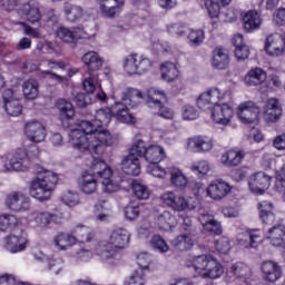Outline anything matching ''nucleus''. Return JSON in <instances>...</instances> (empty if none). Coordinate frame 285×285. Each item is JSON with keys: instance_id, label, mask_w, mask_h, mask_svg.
Masks as SVG:
<instances>
[{"instance_id": "f257e3e1", "label": "nucleus", "mask_w": 285, "mask_h": 285, "mask_svg": "<svg viewBox=\"0 0 285 285\" xmlns=\"http://www.w3.org/2000/svg\"><path fill=\"white\" fill-rule=\"evenodd\" d=\"M69 138L76 150H80V153L88 150L91 155H101L104 153L102 146L112 144L110 131L95 127L88 120H81L78 128L69 132Z\"/></svg>"}, {"instance_id": "f03ea898", "label": "nucleus", "mask_w": 285, "mask_h": 285, "mask_svg": "<svg viewBox=\"0 0 285 285\" xmlns=\"http://www.w3.org/2000/svg\"><path fill=\"white\" fill-rule=\"evenodd\" d=\"M58 181L59 176L55 171L41 168L37 171V176L31 179L29 193L38 202H48L52 197Z\"/></svg>"}, {"instance_id": "7ed1b4c3", "label": "nucleus", "mask_w": 285, "mask_h": 285, "mask_svg": "<svg viewBox=\"0 0 285 285\" xmlns=\"http://www.w3.org/2000/svg\"><path fill=\"white\" fill-rule=\"evenodd\" d=\"M141 91L135 88H127L121 92L120 100L111 107L112 117L120 124H136L137 119L130 114V108H137L141 101Z\"/></svg>"}, {"instance_id": "20e7f679", "label": "nucleus", "mask_w": 285, "mask_h": 285, "mask_svg": "<svg viewBox=\"0 0 285 285\" xmlns=\"http://www.w3.org/2000/svg\"><path fill=\"white\" fill-rule=\"evenodd\" d=\"M130 242V233L126 228L112 229L109 234L108 242H101L96 247V255L108 262V259H115L119 250H124Z\"/></svg>"}, {"instance_id": "39448f33", "label": "nucleus", "mask_w": 285, "mask_h": 285, "mask_svg": "<svg viewBox=\"0 0 285 285\" xmlns=\"http://www.w3.org/2000/svg\"><path fill=\"white\" fill-rule=\"evenodd\" d=\"M91 173L94 177L100 179L105 193H117V190H119V184L112 180V169L106 161L99 158H94L91 163Z\"/></svg>"}, {"instance_id": "423d86ee", "label": "nucleus", "mask_w": 285, "mask_h": 285, "mask_svg": "<svg viewBox=\"0 0 285 285\" xmlns=\"http://www.w3.org/2000/svg\"><path fill=\"white\" fill-rule=\"evenodd\" d=\"M122 68L127 75H146L153 68V60L139 53H130L125 57Z\"/></svg>"}, {"instance_id": "0eeeda50", "label": "nucleus", "mask_w": 285, "mask_h": 285, "mask_svg": "<svg viewBox=\"0 0 285 285\" xmlns=\"http://www.w3.org/2000/svg\"><path fill=\"white\" fill-rule=\"evenodd\" d=\"M166 101H168L166 92L155 88L148 89L147 106H149V108H155L158 117H161L163 119H173L175 112L170 108L164 106Z\"/></svg>"}, {"instance_id": "6e6552de", "label": "nucleus", "mask_w": 285, "mask_h": 285, "mask_svg": "<svg viewBox=\"0 0 285 285\" xmlns=\"http://www.w3.org/2000/svg\"><path fill=\"white\" fill-rule=\"evenodd\" d=\"M39 156V147L31 145L28 150L17 149L9 159L11 170L26 173L30 168V159Z\"/></svg>"}, {"instance_id": "1a4fd4ad", "label": "nucleus", "mask_w": 285, "mask_h": 285, "mask_svg": "<svg viewBox=\"0 0 285 285\" xmlns=\"http://www.w3.org/2000/svg\"><path fill=\"white\" fill-rule=\"evenodd\" d=\"M160 202L175 210L176 213H184V210H195V205L190 204L184 196L175 194V191H165L160 196Z\"/></svg>"}, {"instance_id": "9d476101", "label": "nucleus", "mask_w": 285, "mask_h": 285, "mask_svg": "<svg viewBox=\"0 0 285 285\" xmlns=\"http://www.w3.org/2000/svg\"><path fill=\"white\" fill-rule=\"evenodd\" d=\"M28 234L20 229L19 233L14 232L13 234L4 237V248L9 253H23L28 248Z\"/></svg>"}, {"instance_id": "9b49d317", "label": "nucleus", "mask_w": 285, "mask_h": 285, "mask_svg": "<svg viewBox=\"0 0 285 285\" xmlns=\"http://www.w3.org/2000/svg\"><path fill=\"white\" fill-rule=\"evenodd\" d=\"M237 115L242 124H257L259 120V107L253 101H245L238 106Z\"/></svg>"}, {"instance_id": "f8f14e48", "label": "nucleus", "mask_w": 285, "mask_h": 285, "mask_svg": "<svg viewBox=\"0 0 285 285\" xmlns=\"http://www.w3.org/2000/svg\"><path fill=\"white\" fill-rule=\"evenodd\" d=\"M224 99V94L218 88H210L203 92L197 99V106L200 110H210L215 106H219V101Z\"/></svg>"}, {"instance_id": "ddd939ff", "label": "nucleus", "mask_w": 285, "mask_h": 285, "mask_svg": "<svg viewBox=\"0 0 285 285\" xmlns=\"http://www.w3.org/2000/svg\"><path fill=\"white\" fill-rule=\"evenodd\" d=\"M2 104L3 109L10 117H19L23 110V106L19 102V99L14 96L12 89L2 90Z\"/></svg>"}, {"instance_id": "4468645a", "label": "nucleus", "mask_w": 285, "mask_h": 285, "mask_svg": "<svg viewBox=\"0 0 285 285\" xmlns=\"http://www.w3.org/2000/svg\"><path fill=\"white\" fill-rule=\"evenodd\" d=\"M24 135L33 144H41V141L46 140V127L39 120H30L24 125Z\"/></svg>"}, {"instance_id": "2eb2a0df", "label": "nucleus", "mask_w": 285, "mask_h": 285, "mask_svg": "<svg viewBox=\"0 0 285 285\" xmlns=\"http://www.w3.org/2000/svg\"><path fill=\"white\" fill-rule=\"evenodd\" d=\"M285 50V38L279 33L267 36L265 40V51L269 57H282Z\"/></svg>"}, {"instance_id": "dca6fc26", "label": "nucleus", "mask_w": 285, "mask_h": 285, "mask_svg": "<svg viewBox=\"0 0 285 285\" xmlns=\"http://www.w3.org/2000/svg\"><path fill=\"white\" fill-rule=\"evenodd\" d=\"M271 176L264 171L254 174L249 179V189L255 195H264L268 188H271Z\"/></svg>"}, {"instance_id": "f3484780", "label": "nucleus", "mask_w": 285, "mask_h": 285, "mask_svg": "<svg viewBox=\"0 0 285 285\" xmlns=\"http://www.w3.org/2000/svg\"><path fill=\"white\" fill-rule=\"evenodd\" d=\"M6 206L9 208V210L22 213L30 209V200L28 197H26V195L13 191L7 196Z\"/></svg>"}, {"instance_id": "a211bd4d", "label": "nucleus", "mask_w": 285, "mask_h": 285, "mask_svg": "<svg viewBox=\"0 0 285 285\" xmlns=\"http://www.w3.org/2000/svg\"><path fill=\"white\" fill-rule=\"evenodd\" d=\"M261 273L264 282L275 284L282 277V267L273 261H265L261 266Z\"/></svg>"}, {"instance_id": "6ab92c4d", "label": "nucleus", "mask_w": 285, "mask_h": 285, "mask_svg": "<svg viewBox=\"0 0 285 285\" xmlns=\"http://www.w3.org/2000/svg\"><path fill=\"white\" fill-rule=\"evenodd\" d=\"M212 119L215 124H220L222 126H228L230 119H233V108L227 104L216 105L210 108Z\"/></svg>"}, {"instance_id": "aec40b11", "label": "nucleus", "mask_w": 285, "mask_h": 285, "mask_svg": "<svg viewBox=\"0 0 285 285\" xmlns=\"http://www.w3.org/2000/svg\"><path fill=\"white\" fill-rule=\"evenodd\" d=\"M187 148L191 153H210L213 139L208 136H194L187 140Z\"/></svg>"}, {"instance_id": "412c9836", "label": "nucleus", "mask_w": 285, "mask_h": 285, "mask_svg": "<svg viewBox=\"0 0 285 285\" xmlns=\"http://www.w3.org/2000/svg\"><path fill=\"white\" fill-rule=\"evenodd\" d=\"M63 220V214L61 213H49V212H35L33 213V222L39 228H46V226H50V224H61Z\"/></svg>"}, {"instance_id": "4be33fe9", "label": "nucleus", "mask_w": 285, "mask_h": 285, "mask_svg": "<svg viewBox=\"0 0 285 285\" xmlns=\"http://www.w3.org/2000/svg\"><path fill=\"white\" fill-rule=\"evenodd\" d=\"M230 193V185L228 183L217 179L214 180L208 187H207V195L212 199H215L216 202H219V199H224L228 194Z\"/></svg>"}, {"instance_id": "5701e85b", "label": "nucleus", "mask_w": 285, "mask_h": 285, "mask_svg": "<svg viewBox=\"0 0 285 285\" xmlns=\"http://www.w3.org/2000/svg\"><path fill=\"white\" fill-rule=\"evenodd\" d=\"M266 238L272 246L282 247L285 245V224L279 223L268 228Z\"/></svg>"}, {"instance_id": "b1692460", "label": "nucleus", "mask_w": 285, "mask_h": 285, "mask_svg": "<svg viewBox=\"0 0 285 285\" xmlns=\"http://www.w3.org/2000/svg\"><path fill=\"white\" fill-rule=\"evenodd\" d=\"M100 12L108 19H114L119 14L121 8H124V0H99Z\"/></svg>"}, {"instance_id": "393cba45", "label": "nucleus", "mask_w": 285, "mask_h": 285, "mask_svg": "<svg viewBox=\"0 0 285 285\" xmlns=\"http://www.w3.org/2000/svg\"><path fill=\"white\" fill-rule=\"evenodd\" d=\"M230 63V57L228 50L223 47H217L213 51L212 66L217 70H226Z\"/></svg>"}, {"instance_id": "a878e982", "label": "nucleus", "mask_w": 285, "mask_h": 285, "mask_svg": "<svg viewBox=\"0 0 285 285\" xmlns=\"http://www.w3.org/2000/svg\"><path fill=\"white\" fill-rule=\"evenodd\" d=\"M237 242L243 248H257L262 242V235L258 230H249L238 235Z\"/></svg>"}, {"instance_id": "bb28decb", "label": "nucleus", "mask_w": 285, "mask_h": 285, "mask_svg": "<svg viewBox=\"0 0 285 285\" xmlns=\"http://www.w3.org/2000/svg\"><path fill=\"white\" fill-rule=\"evenodd\" d=\"M243 23L245 32H255L262 27V17L255 10H249L243 16Z\"/></svg>"}, {"instance_id": "cd10ccee", "label": "nucleus", "mask_w": 285, "mask_h": 285, "mask_svg": "<svg viewBox=\"0 0 285 285\" xmlns=\"http://www.w3.org/2000/svg\"><path fill=\"white\" fill-rule=\"evenodd\" d=\"M121 170L126 175H132L137 177L139 173H141V165L139 163V158H136L135 156L128 154L124 156L121 160Z\"/></svg>"}, {"instance_id": "c85d7f7f", "label": "nucleus", "mask_w": 285, "mask_h": 285, "mask_svg": "<svg viewBox=\"0 0 285 285\" xmlns=\"http://www.w3.org/2000/svg\"><path fill=\"white\" fill-rule=\"evenodd\" d=\"M19 14H23L29 23H39L41 21V11L37 2H29L22 6Z\"/></svg>"}, {"instance_id": "c756f323", "label": "nucleus", "mask_w": 285, "mask_h": 285, "mask_svg": "<svg viewBox=\"0 0 285 285\" xmlns=\"http://www.w3.org/2000/svg\"><path fill=\"white\" fill-rule=\"evenodd\" d=\"M266 79H267L266 71H264L262 68L256 67L254 69H250L246 73L244 78V83L245 86H249V87L262 86V83H264Z\"/></svg>"}, {"instance_id": "7c9ffc66", "label": "nucleus", "mask_w": 285, "mask_h": 285, "mask_svg": "<svg viewBox=\"0 0 285 285\" xmlns=\"http://www.w3.org/2000/svg\"><path fill=\"white\" fill-rule=\"evenodd\" d=\"M258 210H259V218L262 219L263 224H267L271 226V224H275V214L273 210H275V205L268 200H262L258 204Z\"/></svg>"}, {"instance_id": "2f4dec72", "label": "nucleus", "mask_w": 285, "mask_h": 285, "mask_svg": "<svg viewBox=\"0 0 285 285\" xmlns=\"http://www.w3.org/2000/svg\"><path fill=\"white\" fill-rule=\"evenodd\" d=\"M244 157H246V151L230 149L222 155L220 160H222V164H224V166L232 167V166H239V164L244 161Z\"/></svg>"}, {"instance_id": "473e14b6", "label": "nucleus", "mask_w": 285, "mask_h": 285, "mask_svg": "<svg viewBox=\"0 0 285 285\" xmlns=\"http://www.w3.org/2000/svg\"><path fill=\"white\" fill-rule=\"evenodd\" d=\"M97 179L98 178L92 174L83 173L78 181L81 193H85V195H92V193L97 190Z\"/></svg>"}, {"instance_id": "72a5a7b5", "label": "nucleus", "mask_w": 285, "mask_h": 285, "mask_svg": "<svg viewBox=\"0 0 285 285\" xmlns=\"http://www.w3.org/2000/svg\"><path fill=\"white\" fill-rule=\"evenodd\" d=\"M112 119V107L111 108H100L96 110L95 118L91 122L94 128H104V126H108Z\"/></svg>"}, {"instance_id": "f704fd0d", "label": "nucleus", "mask_w": 285, "mask_h": 285, "mask_svg": "<svg viewBox=\"0 0 285 285\" xmlns=\"http://www.w3.org/2000/svg\"><path fill=\"white\" fill-rule=\"evenodd\" d=\"M81 61L91 72H97V70H101V66H104V60H101V57H99V53H97L96 51L86 52L82 56Z\"/></svg>"}, {"instance_id": "c9c22d12", "label": "nucleus", "mask_w": 285, "mask_h": 285, "mask_svg": "<svg viewBox=\"0 0 285 285\" xmlns=\"http://www.w3.org/2000/svg\"><path fill=\"white\" fill-rule=\"evenodd\" d=\"M170 244L173 248H175V250L184 253L185 250H190V248L195 246V240L189 234H180L176 238H174Z\"/></svg>"}, {"instance_id": "e433bc0d", "label": "nucleus", "mask_w": 285, "mask_h": 285, "mask_svg": "<svg viewBox=\"0 0 285 285\" xmlns=\"http://www.w3.org/2000/svg\"><path fill=\"white\" fill-rule=\"evenodd\" d=\"M210 264H215V258L210 255H199L194 257L191 266L194 271L202 277L203 273H206Z\"/></svg>"}, {"instance_id": "4c0bfd02", "label": "nucleus", "mask_w": 285, "mask_h": 285, "mask_svg": "<svg viewBox=\"0 0 285 285\" xmlns=\"http://www.w3.org/2000/svg\"><path fill=\"white\" fill-rule=\"evenodd\" d=\"M156 223L160 230H170L177 226V217L173 213L165 210L158 215Z\"/></svg>"}, {"instance_id": "58836bf2", "label": "nucleus", "mask_w": 285, "mask_h": 285, "mask_svg": "<svg viewBox=\"0 0 285 285\" xmlns=\"http://www.w3.org/2000/svg\"><path fill=\"white\" fill-rule=\"evenodd\" d=\"M23 97L29 100H35L39 97V81L35 78H29L22 85Z\"/></svg>"}, {"instance_id": "ea45409f", "label": "nucleus", "mask_w": 285, "mask_h": 285, "mask_svg": "<svg viewBox=\"0 0 285 285\" xmlns=\"http://www.w3.org/2000/svg\"><path fill=\"white\" fill-rule=\"evenodd\" d=\"M166 157V151L161 148V146L151 145L147 147L145 151V158L148 164H159Z\"/></svg>"}, {"instance_id": "a19ab883", "label": "nucleus", "mask_w": 285, "mask_h": 285, "mask_svg": "<svg viewBox=\"0 0 285 285\" xmlns=\"http://www.w3.org/2000/svg\"><path fill=\"white\" fill-rule=\"evenodd\" d=\"M53 244L58 250H68L70 246L77 244V238L75 235L60 233L53 238Z\"/></svg>"}, {"instance_id": "79ce46f5", "label": "nucleus", "mask_w": 285, "mask_h": 285, "mask_svg": "<svg viewBox=\"0 0 285 285\" xmlns=\"http://www.w3.org/2000/svg\"><path fill=\"white\" fill-rule=\"evenodd\" d=\"M161 78L168 83L176 81L179 78V69L173 62H165L160 65Z\"/></svg>"}, {"instance_id": "37998d69", "label": "nucleus", "mask_w": 285, "mask_h": 285, "mask_svg": "<svg viewBox=\"0 0 285 285\" xmlns=\"http://www.w3.org/2000/svg\"><path fill=\"white\" fill-rule=\"evenodd\" d=\"M229 273L236 279H240L242 282H246L248 277H250V267L244 263H236L229 267Z\"/></svg>"}, {"instance_id": "c03bdc74", "label": "nucleus", "mask_w": 285, "mask_h": 285, "mask_svg": "<svg viewBox=\"0 0 285 285\" xmlns=\"http://www.w3.org/2000/svg\"><path fill=\"white\" fill-rule=\"evenodd\" d=\"M72 235L76 238V242H80L81 244H86V242H92V229L85 225H78L73 228Z\"/></svg>"}, {"instance_id": "a18cd8bd", "label": "nucleus", "mask_w": 285, "mask_h": 285, "mask_svg": "<svg viewBox=\"0 0 285 285\" xmlns=\"http://www.w3.org/2000/svg\"><path fill=\"white\" fill-rule=\"evenodd\" d=\"M63 12L66 14L67 21L75 23V21H79L81 17H83V9L77 4H71L69 2L65 3Z\"/></svg>"}, {"instance_id": "49530a36", "label": "nucleus", "mask_w": 285, "mask_h": 285, "mask_svg": "<svg viewBox=\"0 0 285 285\" xmlns=\"http://www.w3.org/2000/svg\"><path fill=\"white\" fill-rule=\"evenodd\" d=\"M224 275V267H222V264L217 262V259L214 258V264H209V267H207V271L202 274L203 279H218V277H222Z\"/></svg>"}, {"instance_id": "de8ad7c7", "label": "nucleus", "mask_w": 285, "mask_h": 285, "mask_svg": "<svg viewBox=\"0 0 285 285\" xmlns=\"http://www.w3.org/2000/svg\"><path fill=\"white\" fill-rule=\"evenodd\" d=\"M170 184L174 188L181 190V188H186V186H188V178L181 170L173 169L170 173Z\"/></svg>"}, {"instance_id": "09e8293b", "label": "nucleus", "mask_w": 285, "mask_h": 285, "mask_svg": "<svg viewBox=\"0 0 285 285\" xmlns=\"http://www.w3.org/2000/svg\"><path fill=\"white\" fill-rule=\"evenodd\" d=\"M57 108L62 119H72V117H75V107H72V104L68 102L66 99H59L57 101Z\"/></svg>"}, {"instance_id": "8fccbe9b", "label": "nucleus", "mask_w": 285, "mask_h": 285, "mask_svg": "<svg viewBox=\"0 0 285 285\" xmlns=\"http://www.w3.org/2000/svg\"><path fill=\"white\" fill-rule=\"evenodd\" d=\"M109 210L110 204H108V200H99L94 207L96 219H98V222H106Z\"/></svg>"}, {"instance_id": "3c124183", "label": "nucleus", "mask_w": 285, "mask_h": 285, "mask_svg": "<svg viewBox=\"0 0 285 285\" xmlns=\"http://www.w3.org/2000/svg\"><path fill=\"white\" fill-rule=\"evenodd\" d=\"M17 224H19V219L14 215L4 214L0 216V230L3 233L17 228Z\"/></svg>"}, {"instance_id": "603ef678", "label": "nucleus", "mask_w": 285, "mask_h": 285, "mask_svg": "<svg viewBox=\"0 0 285 285\" xmlns=\"http://www.w3.org/2000/svg\"><path fill=\"white\" fill-rule=\"evenodd\" d=\"M132 193L137 199H149L150 189L139 180H134L131 184Z\"/></svg>"}, {"instance_id": "864d4df0", "label": "nucleus", "mask_w": 285, "mask_h": 285, "mask_svg": "<svg viewBox=\"0 0 285 285\" xmlns=\"http://www.w3.org/2000/svg\"><path fill=\"white\" fill-rule=\"evenodd\" d=\"M57 37L65 43H72L76 39H79L80 36H77V33L69 28L60 27L57 30Z\"/></svg>"}, {"instance_id": "5fc2aeb1", "label": "nucleus", "mask_w": 285, "mask_h": 285, "mask_svg": "<svg viewBox=\"0 0 285 285\" xmlns=\"http://www.w3.org/2000/svg\"><path fill=\"white\" fill-rule=\"evenodd\" d=\"M147 149L148 147L146 146V142L144 140H137L131 145L129 149V155H131L136 159H139V157L145 158Z\"/></svg>"}, {"instance_id": "6e6d98bb", "label": "nucleus", "mask_w": 285, "mask_h": 285, "mask_svg": "<svg viewBox=\"0 0 285 285\" xmlns=\"http://www.w3.org/2000/svg\"><path fill=\"white\" fill-rule=\"evenodd\" d=\"M167 32L171 37L180 39L181 37H186V35H188V28L181 23H171L167 26Z\"/></svg>"}, {"instance_id": "4d7b16f0", "label": "nucleus", "mask_w": 285, "mask_h": 285, "mask_svg": "<svg viewBox=\"0 0 285 285\" xmlns=\"http://www.w3.org/2000/svg\"><path fill=\"white\" fill-rule=\"evenodd\" d=\"M126 285H146V274L144 273V269L138 268L136 269L128 278L127 282H125Z\"/></svg>"}, {"instance_id": "13d9d810", "label": "nucleus", "mask_w": 285, "mask_h": 285, "mask_svg": "<svg viewBox=\"0 0 285 285\" xmlns=\"http://www.w3.org/2000/svg\"><path fill=\"white\" fill-rule=\"evenodd\" d=\"M147 173L149 175H153V177H157L158 179L166 178V169L161 166H159V163H151L147 166Z\"/></svg>"}, {"instance_id": "bf43d9fd", "label": "nucleus", "mask_w": 285, "mask_h": 285, "mask_svg": "<svg viewBox=\"0 0 285 285\" xmlns=\"http://www.w3.org/2000/svg\"><path fill=\"white\" fill-rule=\"evenodd\" d=\"M61 202H63V204H66V206H70V207L78 206L79 194H77L76 191L67 190L62 194Z\"/></svg>"}, {"instance_id": "052dcab7", "label": "nucleus", "mask_w": 285, "mask_h": 285, "mask_svg": "<svg viewBox=\"0 0 285 285\" xmlns=\"http://www.w3.org/2000/svg\"><path fill=\"white\" fill-rule=\"evenodd\" d=\"M45 264H48V271H51L55 275H59V273L63 271V259L61 258H52L49 256V259L46 261Z\"/></svg>"}, {"instance_id": "680f3d73", "label": "nucleus", "mask_w": 285, "mask_h": 285, "mask_svg": "<svg viewBox=\"0 0 285 285\" xmlns=\"http://www.w3.org/2000/svg\"><path fill=\"white\" fill-rule=\"evenodd\" d=\"M190 169L196 175H208V173L210 171V164H208V161L206 160H200V161L194 163Z\"/></svg>"}, {"instance_id": "e2e57ef3", "label": "nucleus", "mask_w": 285, "mask_h": 285, "mask_svg": "<svg viewBox=\"0 0 285 285\" xmlns=\"http://www.w3.org/2000/svg\"><path fill=\"white\" fill-rule=\"evenodd\" d=\"M275 190L285 197V170L284 167L276 173Z\"/></svg>"}, {"instance_id": "0e129e2a", "label": "nucleus", "mask_w": 285, "mask_h": 285, "mask_svg": "<svg viewBox=\"0 0 285 285\" xmlns=\"http://www.w3.org/2000/svg\"><path fill=\"white\" fill-rule=\"evenodd\" d=\"M151 245L153 248L159 250V253H168V250L170 249V247L168 246V244H166V240H164L161 236H154L151 238Z\"/></svg>"}, {"instance_id": "69168bd1", "label": "nucleus", "mask_w": 285, "mask_h": 285, "mask_svg": "<svg viewBox=\"0 0 285 285\" xmlns=\"http://www.w3.org/2000/svg\"><path fill=\"white\" fill-rule=\"evenodd\" d=\"M188 39L193 46H200L204 43L205 35L203 30H191L188 33Z\"/></svg>"}, {"instance_id": "338daca9", "label": "nucleus", "mask_w": 285, "mask_h": 285, "mask_svg": "<svg viewBox=\"0 0 285 285\" xmlns=\"http://www.w3.org/2000/svg\"><path fill=\"white\" fill-rule=\"evenodd\" d=\"M282 117V109H264V119L271 124H275Z\"/></svg>"}, {"instance_id": "774afa93", "label": "nucleus", "mask_w": 285, "mask_h": 285, "mask_svg": "<svg viewBox=\"0 0 285 285\" xmlns=\"http://www.w3.org/2000/svg\"><path fill=\"white\" fill-rule=\"evenodd\" d=\"M205 8L212 19L219 17V4L213 0H205Z\"/></svg>"}]
</instances>
